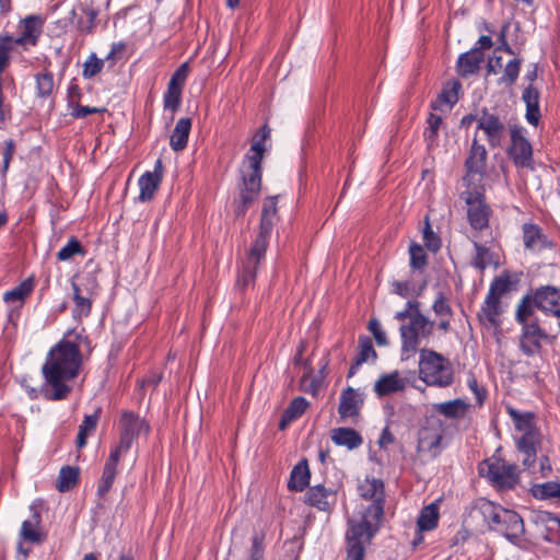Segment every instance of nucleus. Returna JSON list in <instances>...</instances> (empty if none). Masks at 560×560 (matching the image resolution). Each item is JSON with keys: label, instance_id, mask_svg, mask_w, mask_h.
I'll list each match as a JSON object with an SVG mask.
<instances>
[{"label": "nucleus", "instance_id": "57", "mask_svg": "<svg viewBox=\"0 0 560 560\" xmlns=\"http://www.w3.org/2000/svg\"><path fill=\"white\" fill-rule=\"evenodd\" d=\"M469 389L474 393L476 400L479 405H482L486 397L487 390L483 386H480L475 376H470L467 381Z\"/></svg>", "mask_w": 560, "mask_h": 560}, {"label": "nucleus", "instance_id": "47", "mask_svg": "<svg viewBox=\"0 0 560 560\" xmlns=\"http://www.w3.org/2000/svg\"><path fill=\"white\" fill-rule=\"evenodd\" d=\"M182 91L183 89L177 86H172L167 84L166 92L164 93V109H170L171 112L175 113L182 102Z\"/></svg>", "mask_w": 560, "mask_h": 560}, {"label": "nucleus", "instance_id": "31", "mask_svg": "<svg viewBox=\"0 0 560 560\" xmlns=\"http://www.w3.org/2000/svg\"><path fill=\"white\" fill-rule=\"evenodd\" d=\"M310 482V469L305 458L301 459L292 469L288 487L290 490L303 491Z\"/></svg>", "mask_w": 560, "mask_h": 560}, {"label": "nucleus", "instance_id": "59", "mask_svg": "<svg viewBox=\"0 0 560 560\" xmlns=\"http://www.w3.org/2000/svg\"><path fill=\"white\" fill-rule=\"evenodd\" d=\"M97 421L98 411L94 412L93 415L85 416L79 428L81 429V431L92 433L96 428Z\"/></svg>", "mask_w": 560, "mask_h": 560}, {"label": "nucleus", "instance_id": "5", "mask_svg": "<svg viewBox=\"0 0 560 560\" xmlns=\"http://www.w3.org/2000/svg\"><path fill=\"white\" fill-rule=\"evenodd\" d=\"M358 490L360 497L371 503L363 509L360 521L350 520L348 522V529L359 526L365 534H376L384 514V483L381 479L368 477L359 485Z\"/></svg>", "mask_w": 560, "mask_h": 560}, {"label": "nucleus", "instance_id": "9", "mask_svg": "<svg viewBox=\"0 0 560 560\" xmlns=\"http://www.w3.org/2000/svg\"><path fill=\"white\" fill-rule=\"evenodd\" d=\"M119 442L116 444L110 452L122 456L132 446L133 442L140 436H147L150 431V425L144 418L133 411H122L119 422Z\"/></svg>", "mask_w": 560, "mask_h": 560}, {"label": "nucleus", "instance_id": "25", "mask_svg": "<svg viewBox=\"0 0 560 560\" xmlns=\"http://www.w3.org/2000/svg\"><path fill=\"white\" fill-rule=\"evenodd\" d=\"M460 88L462 84L457 80L447 82L442 92L431 103V108L434 110L451 109L458 102Z\"/></svg>", "mask_w": 560, "mask_h": 560}, {"label": "nucleus", "instance_id": "35", "mask_svg": "<svg viewBox=\"0 0 560 560\" xmlns=\"http://www.w3.org/2000/svg\"><path fill=\"white\" fill-rule=\"evenodd\" d=\"M370 358H373V359L376 358V352L373 348L372 341L368 337L360 338L359 339V352L353 359V362L349 369L348 376L349 377L353 376L357 373L358 369L363 363H365Z\"/></svg>", "mask_w": 560, "mask_h": 560}, {"label": "nucleus", "instance_id": "19", "mask_svg": "<svg viewBox=\"0 0 560 560\" xmlns=\"http://www.w3.org/2000/svg\"><path fill=\"white\" fill-rule=\"evenodd\" d=\"M373 533L365 534L364 530L357 526L353 529H347L346 533V551L345 560H364L366 547L371 544Z\"/></svg>", "mask_w": 560, "mask_h": 560}, {"label": "nucleus", "instance_id": "51", "mask_svg": "<svg viewBox=\"0 0 560 560\" xmlns=\"http://www.w3.org/2000/svg\"><path fill=\"white\" fill-rule=\"evenodd\" d=\"M432 310L434 311L435 315H451L452 314L448 299L441 291L435 292L433 303H432Z\"/></svg>", "mask_w": 560, "mask_h": 560}, {"label": "nucleus", "instance_id": "8", "mask_svg": "<svg viewBox=\"0 0 560 560\" xmlns=\"http://www.w3.org/2000/svg\"><path fill=\"white\" fill-rule=\"evenodd\" d=\"M536 311L547 315H560V290L547 285L525 295L516 315H533Z\"/></svg>", "mask_w": 560, "mask_h": 560}, {"label": "nucleus", "instance_id": "63", "mask_svg": "<svg viewBox=\"0 0 560 560\" xmlns=\"http://www.w3.org/2000/svg\"><path fill=\"white\" fill-rule=\"evenodd\" d=\"M249 560H264V548L257 536L253 538Z\"/></svg>", "mask_w": 560, "mask_h": 560}, {"label": "nucleus", "instance_id": "33", "mask_svg": "<svg viewBox=\"0 0 560 560\" xmlns=\"http://www.w3.org/2000/svg\"><path fill=\"white\" fill-rule=\"evenodd\" d=\"M40 521L38 512H34L31 520H25L20 530L21 538L32 544H40L44 540V535L38 530Z\"/></svg>", "mask_w": 560, "mask_h": 560}, {"label": "nucleus", "instance_id": "30", "mask_svg": "<svg viewBox=\"0 0 560 560\" xmlns=\"http://www.w3.org/2000/svg\"><path fill=\"white\" fill-rule=\"evenodd\" d=\"M33 290L34 280L32 278H27L12 290L5 292L3 300L7 304L18 308L23 305L24 300L31 294Z\"/></svg>", "mask_w": 560, "mask_h": 560}, {"label": "nucleus", "instance_id": "42", "mask_svg": "<svg viewBox=\"0 0 560 560\" xmlns=\"http://www.w3.org/2000/svg\"><path fill=\"white\" fill-rule=\"evenodd\" d=\"M75 255L84 256L85 250L78 238L71 237L68 243L57 253V259L59 261H67L72 259Z\"/></svg>", "mask_w": 560, "mask_h": 560}, {"label": "nucleus", "instance_id": "40", "mask_svg": "<svg viewBox=\"0 0 560 560\" xmlns=\"http://www.w3.org/2000/svg\"><path fill=\"white\" fill-rule=\"evenodd\" d=\"M442 124L443 119L439 115L431 113L427 118L428 126L424 129L423 137L429 150L438 145L439 130Z\"/></svg>", "mask_w": 560, "mask_h": 560}, {"label": "nucleus", "instance_id": "32", "mask_svg": "<svg viewBox=\"0 0 560 560\" xmlns=\"http://www.w3.org/2000/svg\"><path fill=\"white\" fill-rule=\"evenodd\" d=\"M514 289L515 282L512 280L511 275L504 271L491 281L489 287L490 298L492 299V296L495 295L503 301H508L510 292Z\"/></svg>", "mask_w": 560, "mask_h": 560}, {"label": "nucleus", "instance_id": "43", "mask_svg": "<svg viewBox=\"0 0 560 560\" xmlns=\"http://www.w3.org/2000/svg\"><path fill=\"white\" fill-rule=\"evenodd\" d=\"M410 267L413 270H423L428 265V256L424 248L417 243H411L409 246Z\"/></svg>", "mask_w": 560, "mask_h": 560}, {"label": "nucleus", "instance_id": "20", "mask_svg": "<svg viewBox=\"0 0 560 560\" xmlns=\"http://www.w3.org/2000/svg\"><path fill=\"white\" fill-rule=\"evenodd\" d=\"M518 323L523 325V334L521 338V349L526 355H533L539 351L540 341L547 337L545 331L534 323L529 322L530 317H516Z\"/></svg>", "mask_w": 560, "mask_h": 560}, {"label": "nucleus", "instance_id": "14", "mask_svg": "<svg viewBox=\"0 0 560 560\" xmlns=\"http://www.w3.org/2000/svg\"><path fill=\"white\" fill-rule=\"evenodd\" d=\"M462 198L467 205V218L470 226L479 231L488 228L491 210L485 201V196L477 188H467L462 194Z\"/></svg>", "mask_w": 560, "mask_h": 560}, {"label": "nucleus", "instance_id": "23", "mask_svg": "<svg viewBox=\"0 0 560 560\" xmlns=\"http://www.w3.org/2000/svg\"><path fill=\"white\" fill-rule=\"evenodd\" d=\"M120 458H121V456L110 452L108 458L106 459V463L103 468L102 477L97 485L96 494H97L98 499L104 500L106 498L107 493L109 492V490L112 489V486H113L115 478L117 476V472H118L117 467H118Z\"/></svg>", "mask_w": 560, "mask_h": 560}, {"label": "nucleus", "instance_id": "4", "mask_svg": "<svg viewBox=\"0 0 560 560\" xmlns=\"http://www.w3.org/2000/svg\"><path fill=\"white\" fill-rule=\"evenodd\" d=\"M505 409L515 430L520 433L515 443L523 455L522 464L526 469H532L542 444V434L536 425V415L532 411H520L511 406H506Z\"/></svg>", "mask_w": 560, "mask_h": 560}, {"label": "nucleus", "instance_id": "28", "mask_svg": "<svg viewBox=\"0 0 560 560\" xmlns=\"http://www.w3.org/2000/svg\"><path fill=\"white\" fill-rule=\"evenodd\" d=\"M405 388V381L399 377L398 372L381 376L374 384V392L377 396L384 397Z\"/></svg>", "mask_w": 560, "mask_h": 560}, {"label": "nucleus", "instance_id": "7", "mask_svg": "<svg viewBox=\"0 0 560 560\" xmlns=\"http://www.w3.org/2000/svg\"><path fill=\"white\" fill-rule=\"evenodd\" d=\"M419 378L428 386L445 388L454 383V369L451 361L441 353L420 349Z\"/></svg>", "mask_w": 560, "mask_h": 560}, {"label": "nucleus", "instance_id": "44", "mask_svg": "<svg viewBox=\"0 0 560 560\" xmlns=\"http://www.w3.org/2000/svg\"><path fill=\"white\" fill-rule=\"evenodd\" d=\"M521 65L522 60L517 58L509 61L504 67L503 75L500 78L499 83L512 86L518 78Z\"/></svg>", "mask_w": 560, "mask_h": 560}, {"label": "nucleus", "instance_id": "1", "mask_svg": "<svg viewBox=\"0 0 560 560\" xmlns=\"http://www.w3.org/2000/svg\"><path fill=\"white\" fill-rule=\"evenodd\" d=\"M83 347L90 350L88 337L73 330L68 331L47 353L42 373L45 383L52 388V393L47 395L49 399H65L71 392L68 382L74 380L80 372Z\"/></svg>", "mask_w": 560, "mask_h": 560}, {"label": "nucleus", "instance_id": "10", "mask_svg": "<svg viewBox=\"0 0 560 560\" xmlns=\"http://www.w3.org/2000/svg\"><path fill=\"white\" fill-rule=\"evenodd\" d=\"M409 322L400 326L401 359L408 360L413 355L423 340L433 331L434 323L429 317H408Z\"/></svg>", "mask_w": 560, "mask_h": 560}, {"label": "nucleus", "instance_id": "17", "mask_svg": "<svg viewBox=\"0 0 560 560\" xmlns=\"http://www.w3.org/2000/svg\"><path fill=\"white\" fill-rule=\"evenodd\" d=\"M509 155L517 167H529L533 163V148L521 127L511 129Z\"/></svg>", "mask_w": 560, "mask_h": 560}, {"label": "nucleus", "instance_id": "24", "mask_svg": "<svg viewBox=\"0 0 560 560\" xmlns=\"http://www.w3.org/2000/svg\"><path fill=\"white\" fill-rule=\"evenodd\" d=\"M362 405L363 398L361 394L352 387H348L340 395L338 412L342 419L353 418L359 415Z\"/></svg>", "mask_w": 560, "mask_h": 560}, {"label": "nucleus", "instance_id": "56", "mask_svg": "<svg viewBox=\"0 0 560 560\" xmlns=\"http://www.w3.org/2000/svg\"><path fill=\"white\" fill-rule=\"evenodd\" d=\"M369 329L372 332L376 343L378 346L387 345V337L385 331L382 329L381 323L376 318H372L369 323Z\"/></svg>", "mask_w": 560, "mask_h": 560}, {"label": "nucleus", "instance_id": "36", "mask_svg": "<svg viewBox=\"0 0 560 560\" xmlns=\"http://www.w3.org/2000/svg\"><path fill=\"white\" fill-rule=\"evenodd\" d=\"M467 404L462 399H454L445 402H439L433 406V409L440 415L450 419L464 418L467 412Z\"/></svg>", "mask_w": 560, "mask_h": 560}, {"label": "nucleus", "instance_id": "50", "mask_svg": "<svg viewBox=\"0 0 560 560\" xmlns=\"http://www.w3.org/2000/svg\"><path fill=\"white\" fill-rule=\"evenodd\" d=\"M104 68V60L96 57L93 52L83 63L82 75L84 79H92Z\"/></svg>", "mask_w": 560, "mask_h": 560}, {"label": "nucleus", "instance_id": "27", "mask_svg": "<svg viewBox=\"0 0 560 560\" xmlns=\"http://www.w3.org/2000/svg\"><path fill=\"white\" fill-rule=\"evenodd\" d=\"M483 61V54L479 48L462 54L457 61L458 73L462 77H468L478 72L480 63Z\"/></svg>", "mask_w": 560, "mask_h": 560}, {"label": "nucleus", "instance_id": "37", "mask_svg": "<svg viewBox=\"0 0 560 560\" xmlns=\"http://www.w3.org/2000/svg\"><path fill=\"white\" fill-rule=\"evenodd\" d=\"M161 182L162 180L156 175H151V172L142 174L138 182L140 189L138 199L141 202L150 201L154 197Z\"/></svg>", "mask_w": 560, "mask_h": 560}, {"label": "nucleus", "instance_id": "6", "mask_svg": "<svg viewBox=\"0 0 560 560\" xmlns=\"http://www.w3.org/2000/svg\"><path fill=\"white\" fill-rule=\"evenodd\" d=\"M479 511L489 529L502 534L508 540L517 545L525 534L524 521L515 511L503 509L489 501L480 504Z\"/></svg>", "mask_w": 560, "mask_h": 560}, {"label": "nucleus", "instance_id": "16", "mask_svg": "<svg viewBox=\"0 0 560 560\" xmlns=\"http://www.w3.org/2000/svg\"><path fill=\"white\" fill-rule=\"evenodd\" d=\"M45 18L40 14H30L20 20L18 28L19 36L14 37L18 46L27 50L30 47H35L43 34Z\"/></svg>", "mask_w": 560, "mask_h": 560}, {"label": "nucleus", "instance_id": "2", "mask_svg": "<svg viewBox=\"0 0 560 560\" xmlns=\"http://www.w3.org/2000/svg\"><path fill=\"white\" fill-rule=\"evenodd\" d=\"M277 199L278 196H269L264 200L258 234L238 271L236 289L240 291H244L254 285L257 270L265 260L273 226L278 222Z\"/></svg>", "mask_w": 560, "mask_h": 560}, {"label": "nucleus", "instance_id": "15", "mask_svg": "<svg viewBox=\"0 0 560 560\" xmlns=\"http://www.w3.org/2000/svg\"><path fill=\"white\" fill-rule=\"evenodd\" d=\"M477 130L483 132L490 148H499L505 137L506 128L499 115L482 108L478 117Z\"/></svg>", "mask_w": 560, "mask_h": 560}, {"label": "nucleus", "instance_id": "21", "mask_svg": "<svg viewBox=\"0 0 560 560\" xmlns=\"http://www.w3.org/2000/svg\"><path fill=\"white\" fill-rule=\"evenodd\" d=\"M336 501V491L323 485L313 486L306 492V503L320 511H329Z\"/></svg>", "mask_w": 560, "mask_h": 560}, {"label": "nucleus", "instance_id": "48", "mask_svg": "<svg viewBox=\"0 0 560 560\" xmlns=\"http://www.w3.org/2000/svg\"><path fill=\"white\" fill-rule=\"evenodd\" d=\"M508 301H503L500 298H497L495 295L490 298V291H488V294L486 296L482 312L485 315H500L506 311Z\"/></svg>", "mask_w": 560, "mask_h": 560}, {"label": "nucleus", "instance_id": "12", "mask_svg": "<svg viewBox=\"0 0 560 560\" xmlns=\"http://www.w3.org/2000/svg\"><path fill=\"white\" fill-rule=\"evenodd\" d=\"M445 423L436 416L425 418L423 427L419 431L418 452L427 453L431 457H436L443 450V438L445 434Z\"/></svg>", "mask_w": 560, "mask_h": 560}, {"label": "nucleus", "instance_id": "60", "mask_svg": "<svg viewBox=\"0 0 560 560\" xmlns=\"http://www.w3.org/2000/svg\"><path fill=\"white\" fill-rule=\"evenodd\" d=\"M522 98L525 102L526 106L539 104V94L538 91L532 85L527 86L522 94Z\"/></svg>", "mask_w": 560, "mask_h": 560}, {"label": "nucleus", "instance_id": "52", "mask_svg": "<svg viewBox=\"0 0 560 560\" xmlns=\"http://www.w3.org/2000/svg\"><path fill=\"white\" fill-rule=\"evenodd\" d=\"M307 407L308 401L304 397L300 396L290 402L285 411L295 420L306 411Z\"/></svg>", "mask_w": 560, "mask_h": 560}, {"label": "nucleus", "instance_id": "13", "mask_svg": "<svg viewBox=\"0 0 560 560\" xmlns=\"http://www.w3.org/2000/svg\"><path fill=\"white\" fill-rule=\"evenodd\" d=\"M487 155L485 145L475 137L465 161L466 173L463 176V183L467 188H478L481 184L486 175Z\"/></svg>", "mask_w": 560, "mask_h": 560}, {"label": "nucleus", "instance_id": "55", "mask_svg": "<svg viewBox=\"0 0 560 560\" xmlns=\"http://www.w3.org/2000/svg\"><path fill=\"white\" fill-rule=\"evenodd\" d=\"M73 290H74L73 301L75 304V312H78L79 315L89 314L91 312V305H92L91 300L82 296L80 294L79 288L75 284H73Z\"/></svg>", "mask_w": 560, "mask_h": 560}, {"label": "nucleus", "instance_id": "39", "mask_svg": "<svg viewBox=\"0 0 560 560\" xmlns=\"http://www.w3.org/2000/svg\"><path fill=\"white\" fill-rule=\"evenodd\" d=\"M80 470L77 467L63 466L58 476L56 488L59 492L71 490L79 481Z\"/></svg>", "mask_w": 560, "mask_h": 560}, {"label": "nucleus", "instance_id": "41", "mask_svg": "<svg viewBox=\"0 0 560 560\" xmlns=\"http://www.w3.org/2000/svg\"><path fill=\"white\" fill-rule=\"evenodd\" d=\"M530 492L534 498L539 500L560 498V483L558 481L536 483L532 486Z\"/></svg>", "mask_w": 560, "mask_h": 560}, {"label": "nucleus", "instance_id": "54", "mask_svg": "<svg viewBox=\"0 0 560 560\" xmlns=\"http://www.w3.org/2000/svg\"><path fill=\"white\" fill-rule=\"evenodd\" d=\"M15 151V142L12 139L4 141L3 143V163L1 168V176L4 178L9 170L11 160Z\"/></svg>", "mask_w": 560, "mask_h": 560}, {"label": "nucleus", "instance_id": "26", "mask_svg": "<svg viewBox=\"0 0 560 560\" xmlns=\"http://www.w3.org/2000/svg\"><path fill=\"white\" fill-rule=\"evenodd\" d=\"M191 125V119L188 117H182L177 120L170 137V147L173 151L180 152L186 149Z\"/></svg>", "mask_w": 560, "mask_h": 560}, {"label": "nucleus", "instance_id": "61", "mask_svg": "<svg viewBox=\"0 0 560 560\" xmlns=\"http://www.w3.org/2000/svg\"><path fill=\"white\" fill-rule=\"evenodd\" d=\"M540 118V109L539 104L536 105H528L526 106V119L527 121L533 125L537 126Z\"/></svg>", "mask_w": 560, "mask_h": 560}, {"label": "nucleus", "instance_id": "18", "mask_svg": "<svg viewBox=\"0 0 560 560\" xmlns=\"http://www.w3.org/2000/svg\"><path fill=\"white\" fill-rule=\"evenodd\" d=\"M529 522L545 540L560 539V518L555 514L535 510L530 512Z\"/></svg>", "mask_w": 560, "mask_h": 560}, {"label": "nucleus", "instance_id": "3", "mask_svg": "<svg viewBox=\"0 0 560 560\" xmlns=\"http://www.w3.org/2000/svg\"><path fill=\"white\" fill-rule=\"evenodd\" d=\"M270 128L264 125L254 136L249 151L245 154L244 163H247V166L242 171L244 188L241 191V207L237 214H244L259 195L265 142L270 138Z\"/></svg>", "mask_w": 560, "mask_h": 560}, {"label": "nucleus", "instance_id": "49", "mask_svg": "<svg viewBox=\"0 0 560 560\" xmlns=\"http://www.w3.org/2000/svg\"><path fill=\"white\" fill-rule=\"evenodd\" d=\"M422 233L425 247L433 253L438 252L441 248V238L433 232L428 215L424 219Z\"/></svg>", "mask_w": 560, "mask_h": 560}, {"label": "nucleus", "instance_id": "53", "mask_svg": "<svg viewBox=\"0 0 560 560\" xmlns=\"http://www.w3.org/2000/svg\"><path fill=\"white\" fill-rule=\"evenodd\" d=\"M189 73V66L187 62L182 63L172 74L168 85L183 89L185 81Z\"/></svg>", "mask_w": 560, "mask_h": 560}, {"label": "nucleus", "instance_id": "22", "mask_svg": "<svg viewBox=\"0 0 560 560\" xmlns=\"http://www.w3.org/2000/svg\"><path fill=\"white\" fill-rule=\"evenodd\" d=\"M523 242L526 249L532 252H541L551 247V242L544 234L541 228L537 224L525 223L522 226Z\"/></svg>", "mask_w": 560, "mask_h": 560}, {"label": "nucleus", "instance_id": "45", "mask_svg": "<svg viewBox=\"0 0 560 560\" xmlns=\"http://www.w3.org/2000/svg\"><path fill=\"white\" fill-rule=\"evenodd\" d=\"M474 247L476 254L472 259V266L482 271L492 264V254L489 248L479 243L475 242Z\"/></svg>", "mask_w": 560, "mask_h": 560}, {"label": "nucleus", "instance_id": "64", "mask_svg": "<svg viewBox=\"0 0 560 560\" xmlns=\"http://www.w3.org/2000/svg\"><path fill=\"white\" fill-rule=\"evenodd\" d=\"M552 471L550 459L547 455L539 458V474L541 478H548Z\"/></svg>", "mask_w": 560, "mask_h": 560}, {"label": "nucleus", "instance_id": "58", "mask_svg": "<svg viewBox=\"0 0 560 560\" xmlns=\"http://www.w3.org/2000/svg\"><path fill=\"white\" fill-rule=\"evenodd\" d=\"M101 109L97 107H90L85 105L75 104L72 106L71 116L74 118H84L88 115L100 113Z\"/></svg>", "mask_w": 560, "mask_h": 560}, {"label": "nucleus", "instance_id": "29", "mask_svg": "<svg viewBox=\"0 0 560 560\" xmlns=\"http://www.w3.org/2000/svg\"><path fill=\"white\" fill-rule=\"evenodd\" d=\"M331 440L336 445L354 450L361 446L363 439L359 432L351 428H337L331 431Z\"/></svg>", "mask_w": 560, "mask_h": 560}, {"label": "nucleus", "instance_id": "38", "mask_svg": "<svg viewBox=\"0 0 560 560\" xmlns=\"http://www.w3.org/2000/svg\"><path fill=\"white\" fill-rule=\"evenodd\" d=\"M36 83V95L39 98L46 100L50 97L55 90V79L50 71L38 72L34 75Z\"/></svg>", "mask_w": 560, "mask_h": 560}, {"label": "nucleus", "instance_id": "46", "mask_svg": "<svg viewBox=\"0 0 560 560\" xmlns=\"http://www.w3.org/2000/svg\"><path fill=\"white\" fill-rule=\"evenodd\" d=\"M418 288L412 281H393L390 283V292L404 299L413 298L419 293Z\"/></svg>", "mask_w": 560, "mask_h": 560}, {"label": "nucleus", "instance_id": "34", "mask_svg": "<svg viewBox=\"0 0 560 560\" xmlns=\"http://www.w3.org/2000/svg\"><path fill=\"white\" fill-rule=\"evenodd\" d=\"M440 517L439 504L433 502L421 509L417 520L419 532L432 530L438 526Z\"/></svg>", "mask_w": 560, "mask_h": 560}, {"label": "nucleus", "instance_id": "11", "mask_svg": "<svg viewBox=\"0 0 560 560\" xmlns=\"http://www.w3.org/2000/svg\"><path fill=\"white\" fill-rule=\"evenodd\" d=\"M479 472L501 490L513 489L520 481L518 467L500 458L482 462Z\"/></svg>", "mask_w": 560, "mask_h": 560}, {"label": "nucleus", "instance_id": "62", "mask_svg": "<svg viewBox=\"0 0 560 560\" xmlns=\"http://www.w3.org/2000/svg\"><path fill=\"white\" fill-rule=\"evenodd\" d=\"M421 303L417 300H409L404 311L398 312L396 315H422Z\"/></svg>", "mask_w": 560, "mask_h": 560}]
</instances>
